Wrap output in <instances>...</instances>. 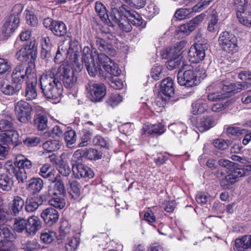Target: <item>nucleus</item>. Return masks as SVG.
I'll return each mask as SVG.
<instances>
[{"label":"nucleus","instance_id":"nucleus-9","mask_svg":"<svg viewBox=\"0 0 251 251\" xmlns=\"http://www.w3.org/2000/svg\"><path fill=\"white\" fill-rule=\"evenodd\" d=\"M15 111L18 120L24 124L28 123L31 119L32 107L24 100H20L15 104Z\"/></svg>","mask_w":251,"mask_h":251},{"label":"nucleus","instance_id":"nucleus-15","mask_svg":"<svg viewBox=\"0 0 251 251\" xmlns=\"http://www.w3.org/2000/svg\"><path fill=\"white\" fill-rule=\"evenodd\" d=\"M102 153L93 149L78 150L75 151L73 156L72 160L77 162L81 160L82 157H85L90 160H97L101 158Z\"/></svg>","mask_w":251,"mask_h":251},{"label":"nucleus","instance_id":"nucleus-26","mask_svg":"<svg viewBox=\"0 0 251 251\" xmlns=\"http://www.w3.org/2000/svg\"><path fill=\"white\" fill-rule=\"evenodd\" d=\"M250 248L251 250V235H245L236 239L234 247L235 251H244Z\"/></svg>","mask_w":251,"mask_h":251},{"label":"nucleus","instance_id":"nucleus-19","mask_svg":"<svg viewBox=\"0 0 251 251\" xmlns=\"http://www.w3.org/2000/svg\"><path fill=\"white\" fill-rule=\"evenodd\" d=\"M19 134L13 129L0 133V142L7 146L17 145L18 142Z\"/></svg>","mask_w":251,"mask_h":251},{"label":"nucleus","instance_id":"nucleus-25","mask_svg":"<svg viewBox=\"0 0 251 251\" xmlns=\"http://www.w3.org/2000/svg\"><path fill=\"white\" fill-rule=\"evenodd\" d=\"M236 16L241 24L251 26V5L237 12Z\"/></svg>","mask_w":251,"mask_h":251},{"label":"nucleus","instance_id":"nucleus-39","mask_svg":"<svg viewBox=\"0 0 251 251\" xmlns=\"http://www.w3.org/2000/svg\"><path fill=\"white\" fill-rule=\"evenodd\" d=\"M70 187L69 194L70 197L75 200L78 199L80 196V191L81 186L76 181L73 180L69 182Z\"/></svg>","mask_w":251,"mask_h":251},{"label":"nucleus","instance_id":"nucleus-56","mask_svg":"<svg viewBox=\"0 0 251 251\" xmlns=\"http://www.w3.org/2000/svg\"><path fill=\"white\" fill-rule=\"evenodd\" d=\"M187 43V41L185 40H182L176 43L173 50L172 53L177 56H180L183 52L182 50L185 48Z\"/></svg>","mask_w":251,"mask_h":251},{"label":"nucleus","instance_id":"nucleus-45","mask_svg":"<svg viewBox=\"0 0 251 251\" xmlns=\"http://www.w3.org/2000/svg\"><path fill=\"white\" fill-rule=\"evenodd\" d=\"M110 62L104 65V69L109 74L115 76L121 74V71L119 69L118 65L111 60Z\"/></svg>","mask_w":251,"mask_h":251},{"label":"nucleus","instance_id":"nucleus-59","mask_svg":"<svg viewBox=\"0 0 251 251\" xmlns=\"http://www.w3.org/2000/svg\"><path fill=\"white\" fill-rule=\"evenodd\" d=\"M93 135V131L91 130L85 129L83 131V134L81 136V142L79 143V146L84 147L86 146L90 140Z\"/></svg>","mask_w":251,"mask_h":251},{"label":"nucleus","instance_id":"nucleus-23","mask_svg":"<svg viewBox=\"0 0 251 251\" xmlns=\"http://www.w3.org/2000/svg\"><path fill=\"white\" fill-rule=\"evenodd\" d=\"M49 186L48 193L50 196H62L66 193V189L64 183L60 180H57Z\"/></svg>","mask_w":251,"mask_h":251},{"label":"nucleus","instance_id":"nucleus-11","mask_svg":"<svg viewBox=\"0 0 251 251\" xmlns=\"http://www.w3.org/2000/svg\"><path fill=\"white\" fill-rule=\"evenodd\" d=\"M218 42L220 46L227 52L233 53L237 50L236 37L229 32H223L219 36Z\"/></svg>","mask_w":251,"mask_h":251},{"label":"nucleus","instance_id":"nucleus-55","mask_svg":"<svg viewBox=\"0 0 251 251\" xmlns=\"http://www.w3.org/2000/svg\"><path fill=\"white\" fill-rule=\"evenodd\" d=\"M40 248V245L35 240L27 241L22 243V249L31 251Z\"/></svg>","mask_w":251,"mask_h":251},{"label":"nucleus","instance_id":"nucleus-1","mask_svg":"<svg viewBox=\"0 0 251 251\" xmlns=\"http://www.w3.org/2000/svg\"><path fill=\"white\" fill-rule=\"evenodd\" d=\"M40 87L44 96L48 99L58 100L62 94V83L58 80L54 72V67L43 74L40 78Z\"/></svg>","mask_w":251,"mask_h":251},{"label":"nucleus","instance_id":"nucleus-51","mask_svg":"<svg viewBox=\"0 0 251 251\" xmlns=\"http://www.w3.org/2000/svg\"><path fill=\"white\" fill-rule=\"evenodd\" d=\"M204 17L205 15L204 14H201L193 18L189 23L187 24L188 25L187 29H188L190 32L194 31L196 27L202 22Z\"/></svg>","mask_w":251,"mask_h":251},{"label":"nucleus","instance_id":"nucleus-46","mask_svg":"<svg viewBox=\"0 0 251 251\" xmlns=\"http://www.w3.org/2000/svg\"><path fill=\"white\" fill-rule=\"evenodd\" d=\"M13 228L17 232L21 233L24 231L26 232V220L21 217L15 218Z\"/></svg>","mask_w":251,"mask_h":251},{"label":"nucleus","instance_id":"nucleus-4","mask_svg":"<svg viewBox=\"0 0 251 251\" xmlns=\"http://www.w3.org/2000/svg\"><path fill=\"white\" fill-rule=\"evenodd\" d=\"M23 8L21 4L15 5L13 7L10 15L5 18L1 28V35H0V39H7L18 27Z\"/></svg>","mask_w":251,"mask_h":251},{"label":"nucleus","instance_id":"nucleus-44","mask_svg":"<svg viewBox=\"0 0 251 251\" xmlns=\"http://www.w3.org/2000/svg\"><path fill=\"white\" fill-rule=\"evenodd\" d=\"M51 199L49 200V204L55 208L61 209L65 205V201L62 196H51Z\"/></svg>","mask_w":251,"mask_h":251},{"label":"nucleus","instance_id":"nucleus-8","mask_svg":"<svg viewBox=\"0 0 251 251\" xmlns=\"http://www.w3.org/2000/svg\"><path fill=\"white\" fill-rule=\"evenodd\" d=\"M247 176V171L239 168L238 164L235 163L234 167L229 171V173L220 180V185L224 189H228L231 185L238 181L240 178Z\"/></svg>","mask_w":251,"mask_h":251},{"label":"nucleus","instance_id":"nucleus-27","mask_svg":"<svg viewBox=\"0 0 251 251\" xmlns=\"http://www.w3.org/2000/svg\"><path fill=\"white\" fill-rule=\"evenodd\" d=\"M44 183L39 177H33L27 181L26 189L33 193H38L43 189Z\"/></svg>","mask_w":251,"mask_h":251},{"label":"nucleus","instance_id":"nucleus-42","mask_svg":"<svg viewBox=\"0 0 251 251\" xmlns=\"http://www.w3.org/2000/svg\"><path fill=\"white\" fill-rule=\"evenodd\" d=\"M61 144L57 140H49L43 144V149L48 152H52L58 150L61 147Z\"/></svg>","mask_w":251,"mask_h":251},{"label":"nucleus","instance_id":"nucleus-57","mask_svg":"<svg viewBox=\"0 0 251 251\" xmlns=\"http://www.w3.org/2000/svg\"><path fill=\"white\" fill-rule=\"evenodd\" d=\"M93 142L95 145L100 146L107 149L110 146V142L108 140L99 135L95 137Z\"/></svg>","mask_w":251,"mask_h":251},{"label":"nucleus","instance_id":"nucleus-54","mask_svg":"<svg viewBox=\"0 0 251 251\" xmlns=\"http://www.w3.org/2000/svg\"><path fill=\"white\" fill-rule=\"evenodd\" d=\"M169 129L175 134L179 135L184 133L186 129V126L182 123H174L169 126Z\"/></svg>","mask_w":251,"mask_h":251},{"label":"nucleus","instance_id":"nucleus-60","mask_svg":"<svg viewBox=\"0 0 251 251\" xmlns=\"http://www.w3.org/2000/svg\"><path fill=\"white\" fill-rule=\"evenodd\" d=\"M57 169L58 172L64 176H68L71 172L69 165L64 162H60L58 165Z\"/></svg>","mask_w":251,"mask_h":251},{"label":"nucleus","instance_id":"nucleus-52","mask_svg":"<svg viewBox=\"0 0 251 251\" xmlns=\"http://www.w3.org/2000/svg\"><path fill=\"white\" fill-rule=\"evenodd\" d=\"M55 238V233L50 231L45 230L41 232V240L45 244H49L52 242Z\"/></svg>","mask_w":251,"mask_h":251},{"label":"nucleus","instance_id":"nucleus-41","mask_svg":"<svg viewBox=\"0 0 251 251\" xmlns=\"http://www.w3.org/2000/svg\"><path fill=\"white\" fill-rule=\"evenodd\" d=\"M14 238L11 228L7 227H0V242L11 241Z\"/></svg>","mask_w":251,"mask_h":251},{"label":"nucleus","instance_id":"nucleus-53","mask_svg":"<svg viewBox=\"0 0 251 251\" xmlns=\"http://www.w3.org/2000/svg\"><path fill=\"white\" fill-rule=\"evenodd\" d=\"M122 97L118 93L111 94L106 100L107 104L112 107L117 106L122 101Z\"/></svg>","mask_w":251,"mask_h":251},{"label":"nucleus","instance_id":"nucleus-32","mask_svg":"<svg viewBox=\"0 0 251 251\" xmlns=\"http://www.w3.org/2000/svg\"><path fill=\"white\" fill-rule=\"evenodd\" d=\"M144 132H147L150 135L154 136L161 135L165 132L164 126L161 123L154 125H145L143 127Z\"/></svg>","mask_w":251,"mask_h":251},{"label":"nucleus","instance_id":"nucleus-16","mask_svg":"<svg viewBox=\"0 0 251 251\" xmlns=\"http://www.w3.org/2000/svg\"><path fill=\"white\" fill-rule=\"evenodd\" d=\"M75 164H73L72 171L73 174L75 177L77 178H92L94 176V173L93 170L87 166L77 163Z\"/></svg>","mask_w":251,"mask_h":251},{"label":"nucleus","instance_id":"nucleus-35","mask_svg":"<svg viewBox=\"0 0 251 251\" xmlns=\"http://www.w3.org/2000/svg\"><path fill=\"white\" fill-rule=\"evenodd\" d=\"M51 31L55 36L62 37L66 34L67 29L63 22L54 20Z\"/></svg>","mask_w":251,"mask_h":251},{"label":"nucleus","instance_id":"nucleus-63","mask_svg":"<svg viewBox=\"0 0 251 251\" xmlns=\"http://www.w3.org/2000/svg\"><path fill=\"white\" fill-rule=\"evenodd\" d=\"M11 70V64L7 60L0 58V74L6 72H10Z\"/></svg>","mask_w":251,"mask_h":251},{"label":"nucleus","instance_id":"nucleus-28","mask_svg":"<svg viewBox=\"0 0 251 251\" xmlns=\"http://www.w3.org/2000/svg\"><path fill=\"white\" fill-rule=\"evenodd\" d=\"M160 91L165 97H171L174 94L173 80L167 77L164 79L160 84Z\"/></svg>","mask_w":251,"mask_h":251},{"label":"nucleus","instance_id":"nucleus-37","mask_svg":"<svg viewBox=\"0 0 251 251\" xmlns=\"http://www.w3.org/2000/svg\"><path fill=\"white\" fill-rule=\"evenodd\" d=\"M10 167V168L9 170H11L10 173L15 174L16 178L19 182L25 183L27 181L28 178L32 175L31 174H27V172L25 171L23 169L18 168V170H17L12 165H11Z\"/></svg>","mask_w":251,"mask_h":251},{"label":"nucleus","instance_id":"nucleus-30","mask_svg":"<svg viewBox=\"0 0 251 251\" xmlns=\"http://www.w3.org/2000/svg\"><path fill=\"white\" fill-rule=\"evenodd\" d=\"M95 42L96 46L100 51L105 52L110 55H115V50L111 44L107 43L104 40L99 37L96 38Z\"/></svg>","mask_w":251,"mask_h":251},{"label":"nucleus","instance_id":"nucleus-14","mask_svg":"<svg viewBox=\"0 0 251 251\" xmlns=\"http://www.w3.org/2000/svg\"><path fill=\"white\" fill-rule=\"evenodd\" d=\"M207 47L206 43L202 44L199 41L192 46L188 52L189 61L193 63H198L203 60L205 56V50Z\"/></svg>","mask_w":251,"mask_h":251},{"label":"nucleus","instance_id":"nucleus-61","mask_svg":"<svg viewBox=\"0 0 251 251\" xmlns=\"http://www.w3.org/2000/svg\"><path fill=\"white\" fill-rule=\"evenodd\" d=\"M250 5L248 3V0H233V6L236 12Z\"/></svg>","mask_w":251,"mask_h":251},{"label":"nucleus","instance_id":"nucleus-17","mask_svg":"<svg viewBox=\"0 0 251 251\" xmlns=\"http://www.w3.org/2000/svg\"><path fill=\"white\" fill-rule=\"evenodd\" d=\"M59 213L54 208L49 207L44 210L41 213V217L44 222L49 226H51L57 222Z\"/></svg>","mask_w":251,"mask_h":251},{"label":"nucleus","instance_id":"nucleus-48","mask_svg":"<svg viewBox=\"0 0 251 251\" xmlns=\"http://www.w3.org/2000/svg\"><path fill=\"white\" fill-rule=\"evenodd\" d=\"M64 138L67 146L70 147L76 141V135L75 130L71 129L66 131L64 133Z\"/></svg>","mask_w":251,"mask_h":251},{"label":"nucleus","instance_id":"nucleus-18","mask_svg":"<svg viewBox=\"0 0 251 251\" xmlns=\"http://www.w3.org/2000/svg\"><path fill=\"white\" fill-rule=\"evenodd\" d=\"M217 124L215 119L212 116L202 117L197 119L196 126L199 131L203 132L209 130Z\"/></svg>","mask_w":251,"mask_h":251},{"label":"nucleus","instance_id":"nucleus-31","mask_svg":"<svg viewBox=\"0 0 251 251\" xmlns=\"http://www.w3.org/2000/svg\"><path fill=\"white\" fill-rule=\"evenodd\" d=\"M37 80H34L26 82L25 96L26 100H31L35 99L37 96L36 90Z\"/></svg>","mask_w":251,"mask_h":251},{"label":"nucleus","instance_id":"nucleus-64","mask_svg":"<svg viewBox=\"0 0 251 251\" xmlns=\"http://www.w3.org/2000/svg\"><path fill=\"white\" fill-rule=\"evenodd\" d=\"M213 0H200V1L193 6L195 12H200L206 8Z\"/></svg>","mask_w":251,"mask_h":251},{"label":"nucleus","instance_id":"nucleus-12","mask_svg":"<svg viewBox=\"0 0 251 251\" xmlns=\"http://www.w3.org/2000/svg\"><path fill=\"white\" fill-rule=\"evenodd\" d=\"M34 42H30L29 45H26L17 51L15 57L18 60L24 62L33 63L37 57V50L34 47Z\"/></svg>","mask_w":251,"mask_h":251},{"label":"nucleus","instance_id":"nucleus-43","mask_svg":"<svg viewBox=\"0 0 251 251\" xmlns=\"http://www.w3.org/2000/svg\"><path fill=\"white\" fill-rule=\"evenodd\" d=\"M195 12L193 7L192 8H183L177 10L175 13V17L178 20L189 18Z\"/></svg>","mask_w":251,"mask_h":251},{"label":"nucleus","instance_id":"nucleus-33","mask_svg":"<svg viewBox=\"0 0 251 251\" xmlns=\"http://www.w3.org/2000/svg\"><path fill=\"white\" fill-rule=\"evenodd\" d=\"M192 113L194 115L201 114L207 110L208 105L206 100L204 99H200L192 104Z\"/></svg>","mask_w":251,"mask_h":251},{"label":"nucleus","instance_id":"nucleus-20","mask_svg":"<svg viewBox=\"0 0 251 251\" xmlns=\"http://www.w3.org/2000/svg\"><path fill=\"white\" fill-rule=\"evenodd\" d=\"M41 226V222L38 217L30 216L26 220V233L27 235H34Z\"/></svg>","mask_w":251,"mask_h":251},{"label":"nucleus","instance_id":"nucleus-13","mask_svg":"<svg viewBox=\"0 0 251 251\" xmlns=\"http://www.w3.org/2000/svg\"><path fill=\"white\" fill-rule=\"evenodd\" d=\"M110 18L112 22H119V19L124 17L129 7L126 4H122L120 0H112L110 3Z\"/></svg>","mask_w":251,"mask_h":251},{"label":"nucleus","instance_id":"nucleus-58","mask_svg":"<svg viewBox=\"0 0 251 251\" xmlns=\"http://www.w3.org/2000/svg\"><path fill=\"white\" fill-rule=\"evenodd\" d=\"M219 87L221 89L223 94H226L228 97L230 96V93H233L232 84L226 81H223L218 83Z\"/></svg>","mask_w":251,"mask_h":251},{"label":"nucleus","instance_id":"nucleus-62","mask_svg":"<svg viewBox=\"0 0 251 251\" xmlns=\"http://www.w3.org/2000/svg\"><path fill=\"white\" fill-rule=\"evenodd\" d=\"M13 129V124L11 120L2 119L0 120V131L5 132Z\"/></svg>","mask_w":251,"mask_h":251},{"label":"nucleus","instance_id":"nucleus-22","mask_svg":"<svg viewBox=\"0 0 251 251\" xmlns=\"http://www.w3.org/2000/svg\"><path fill=\"white\" fill-rule=\"evenodd\" d=\"M39 174L43 177L47 178L51 182L56 181L58 176L57 171L52 169L50 165L48 164H45L41 167Z\"/></svg>","mask_w":251,"mask_h":251},{"label":"nucleus","instance_id":"nucleus-2","mask_svg":"<svg viewBox=\"0 0 251 251\" xmlns=\"http://www.w3.org/2000/svg\"><path fill=\"white\" fill-rule=\"evenodd\" d=\"M79 51L80 47L77 42L72 40L63 41L58 46L54 61L56 63H59L66 60L68 63L70 62L78 66L77 63Z\"/></svg>","mask_w":251,"mask_h":251},{"label":"nucleus","instance_id":"nucleus-6","mask_svg":"<svg viewBox=\"0 0 251 251\" xmlns=\"http://www.w3.org/2000/svg\"><path fill=\"white\" fill-rule=\"evenodd\" d=\"M34 63L23 62L18 64L13 69L11 75L12 82L15 84L22 85L25 77L28 78L34 73Z\"/></svg>","mask_w":251,"mask_h":251},{"label":"nucleus","instance_id":"nucleus-38","mask_svg":"<svg viewBox=\"0 0 251 251\" xmlns=\"http://www.w3.org/2000/svg\"><path fill=\"white\" fill-rule=\"evenodd\" d=\"M34 125L39 130H44L48 126V118L45 115L38 114L35 115Z\"/></svg>","mask_w":251,"mask_h":251},{"label":"nucleus","instance_id":"nucleus-7","mask_svg":"<svg viewBox=\"0 0 251 251\" xmlns=\"http://www.w3.org/2000/svg\"><path fill=\"white\" fill-rule=\"evenodd\" d=\"M81 59L90 76L94 77L98 74H101L102 70L100 65L98 63H95L94 55L88 47H84Z\"/></svg>","mask_w":251,"mask_h":251},{"label":"nucleus","instance_id":"nucleus-29","mask_svg":"<svg viewBox=\"0 0 251 251\" xmlns=\"http://www.w3.org/2000/svg\"><path fill=\"white\" fill-rule=\"evenodd\" d=\"M124 17H126L128 22L136 26H141L143 25V19L136 11L129 8L127 11Z\"/></svg>","mask_w":251,"mask_h":251},{"label":"nucleus","instance_id":"nucleus-3","mask_svg":"<svg viewBox=\"0 0 251 251\" xmlns=\"http://www.w3.org/2000/svg\"><path fill=\"white\" fill-rule=\"evenodd\" d=\"M205 74V70L201 65L196 68L195 70L192 67L184 65L177 73V82L181 86L192 87L198 84L199 80H198V78H203Z\"/></svg>","mask_w":251,"mask_h":251},{"label":"nucleus","instance_id":"nucleus-34","mask_svg":"<svg viewBox=\"0 0 251 251\" xmlns=\"http://www.w3.org/2000/svg\"><path fill=\"white\" fill-rule=\"evenodd\" d=\"M15 87L10 84L0 82V91L5 95L12 96L22 89V85L16 84Z\"/></svg>","mask_w":251,"mask_h":251},{"label":"nucleus","instance_id":"nucleus-40","mask_svg":"<svg viewBox=\"0 0 251 251\" xmlns=\"http://www.w3.org/2000/svg\"><path fill=\"white\" fill-rule=\"evenodd\" d=\"M15 165L20 169H23L25 171L27 172V174H32V163L31 161L27 158L24 157L23 159H20L15 163Z\"/></svg>","mask_w":251,"mask_h":251},{"label":"nucleus","instance_id":"nucleus-5","mask_svg":"<svg viewBox=\"0 0 251 251\" xmlns=\"http://www.w3.org/2000/svg\"><path fill=\"white\" fill-rule=\"evenodd\" d=\"M54 72L58 80L62 81L65 87L72 88L75 84L77 78L68 64L63 63L58 67H54Z\"/></svg>","mask_w":251,"mask_h":251},{"label":"nucleus","instance_id":"nucleus-49","mask_svg":"<svg viewBox=\"0 0 251 251\" xmlns=\"http://www.w3.org/2000/svg\"><path fill=\"white\" fill-rule=\"evenodd\" d=\"M12 201V211L16 215L23 209L25 202L22 198L18 196H15Z\"/></svg>","mask_w":251,"mask_h":251},{"label":"nucleus","instance_id":"nucleus-24","mask_svg":"<svg viewBox=\"0 0 251 251\" xmlns=\"http://www.w3.org/2000/svg\"><path fill=\"white\" fill-rule=\"evenodd\" d=\"M95 9L96 13L102 21L108 25H112L111 21L109 19L110 14H108L106 7L103 3L100 1H96L95 2Z\"/></svg>","mask_w":251,"mask_h":251},{"label":"nucleus","instance_id":"nucleus-21","mask_svg":"<svg viewBox=\"0 0 251 251\" xmlns=\"http://www.w3.org/2000/svg\"><path fill=\"white\" fill-rule=\"evenodd\" d=\"M46 199L43 195H37L28 198L25 201V210L29 213L35 211Z\"/></svg>","mask_w":251,"mask_h":251},{"label":"nucleus","instance_id":"nucleus-50","mask_svg":"<svg viewBox=\"0 0 251 251\" xmlns=\"http://www.w3.org/2000/svg\"><path fill=\"white\" fill-rule=\"evenodd\" d=\"M25 13L27 24L32 26H36L38 25V20L34 12L31 10H26Z\"/></svg>","mask_w":251,"mask_h":251},{"label":"nucleus","instance_id":"nucleus-36","mask_svg":"<svg viewBox=\"0 0 251 251\" xmlns=\"http://www.w3.org/2000/svg\"><path fill=\"white\" fill-rule=\"evenodd\" d=\"M13 185L12 178L6 174L0 175V189L8 191L12 189Z\"/></svg>","mask_w":251,"mask_h":251},{"label":"nucleus","instance_id":"nucleus-47","mask_svg":"<svg viewBox=\"0 0 251 251\" xmlns=\"http://www.w3.org/2000/svg\"><path fill=\"white\" fill-rule=\"evenodd\" d=\"M126 19V17H122L121 19H119V22H112L111 25H109V26H114L115 25H117L120 29L123 31L126 32H130L132 29V26L130 25V23L127 22L125 20Z\"/></svg>","mask_w":251,"mask_h":251},{"label":"nucleus","instance_id":"nucleus-10","mask_svg":"<svg viewBox=\"0 0 251 251\" xmlns=\"http://www.w3.org/2000/svg\"><path fill=\"white\" fill-rule=\"evenodd\" d=\"M85 89L93 102L100 101L106 94V87L103 83L90 81L86 84Z\"/></svg>","mask_w":251,"mask_h":251}]
</instances>
